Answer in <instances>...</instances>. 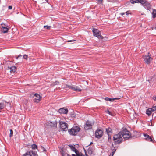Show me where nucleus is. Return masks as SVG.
I'll use <instances>...</instances> for the list:
<instances>
[{
  "instance_id": "1",
  "label": "nucleus",
  "mask_w": 156,
  "mask_h": 156,
  "mask_svg": "<svg viewBox=\"0 0 156 156\" xmlns=\"http://www.w3.org/2000/svg\"><path fill=\"white\" fill-rule=\"evenodd\" d=\"M122 133L119 132L117 134H115L113 137V143L114 145H119L121 144L123 141Z\"/></svg>"
},
{
  "instance_id": "2",
  "label": "nucleus",
  "mask_w": 156,
  "mask_h": 156,
  "mask_svg": "<svg viewBox=\"0 0 156 156\" xmlns=\"http://www.w3.org/2000/svg\"><path fill=\"white\" fill-rule=\"evenodd\" d=\"M122 133V137L125 139H128L129 138H135L137 137L136 136L132 135L130 132L127 130L126 129H123L122 131H120Z\"/></svg>"
},
{
  "instance_id": "3",
  "label": "nucleus",
  "mask_w": 156,
  "mask_h": 156,
  "mask_svg": "<svg viewBox=\"0 0 156 156\" xmlns=\"http://www.w3.org/2000/svg\"><path fill=\"white\" fill-rule=\"evenodd\" d=\"M80 130V128L77 126H74L70 129H68V131L70 135H76Z\"/></svg>"
},
{
  "instance_id": "4",
  "label": "nucleus",
  "mask_w": 156,
  "mask_h": 156,
  "mask_svg": "<svg viewBox=\"0 0 156 156\" xmlns=\"http://www.w3.org/2000/svg\"><path fill=\"white\" fill-rule=\"evenodd\" d=\"M59 123L60 125V128L62 130L66 131L68 129V126L67 123L64 122L60 121Z\"/></svg>"
},
{
  "instance_id": "5",
  "label": "nucleus",
  "mask_w": 156,
  "mask_h": 156,
  "mask_svg": "<svg viewBox=\"0 0 156 156\" xmlns=\"http://www.w3.org/2000/svg\"><path fill=\"white\" fill-rule=\"evenodd\" d=\"M142 1V2H141L140 3L147 10H149L151 9V6L150 3L146 0H143Z\"/></svg>"
},
{
  "instance_id": "6",
  "label": "nucleus",
  "mask_w": 156,
  "mask_h": 156,
  "mask_svg": "<svg viewBox=\"0 0 156 156\" xmlns=\"http://www.w3.org/2000/svg\"><path fill=\"white\" fill-rule=\"evenodd\" d=\"M37 155L36 152L32 149L27 151L26 153L23 154L22 156H36Z\"/></svg>"
},
{
  "instance_id": "7",
  "label": "nucleus",
  "mask_w": 156,
  "mask_h": 156,
  "mask_svg": "<svg viewBox=\"0 0 156 156\" xmlns=\"http://www.w3.org/2000/svg\"><path fill=\"white\" fill-rule=\"evenodd\" d=\"M93 34L94 36L97 37L98 38L102 39L103 37L102 36L100 33V31L98 29L94 28L93 30Z\"/></svg>"
},
{
  "instance_id": "8",
  "label": "nucleus",
  "mask_w": 156,
  "mask_h": 156,
  "mask_svg": "<svg viewBox=\"0 0 156 156\" xmlns=\"http://www.w3.org/2000/svg\"><path fill=\"white\" fill-rule=\"evenodd\" d=\"M103 135V131L101 129H98L95 132V136L97 138L99 139Z\"/></svg>"
},
{
  "instance_id": "9",
  "label": "nucleus",
  "mask_w": 156,
  "mask_h": 156,
  "mask_svg": "<svg viewBox=\"0 0 156 156\" xmlns=\"http://www.w3.org/2000/svg\"><path fill=\"white\" fill-rule=\"evenodd\" d=\"M66 87H68L69 89H71L72 90L76 91L78 92H80L82 90L78 86H73L72 85H66Z\"/></svg>"
},
{
  "instance_id": "10",
  "label": "nucleus",
  "mask_w": 156,
  "mask_h": 156,
  "mask_svg": "<svg viewBox=\"0 0 156 156\" xmlns=\"http://www.w3.org/2000/svg\"><path fill=\"white\" fill-rule=\"evenodd\" d=\"M143 58L145 63L147 64H149L153 59L151 57V55L150 56L149 55L144 56Z\"/></svg>"
},
{
  "instance_id": "11",
  "label": "nucleus",
  "mask_w": 156,
  "mask_h": 156,
  "mask_svg": "<svg viewBox=\"0 0 156 156\" xmlns=\"http://www.w3.org/2000/svg\"><path fill=\"white\" fill-rule=\"evenodd\" d=\"M34 96L35 97L33 100L34 102L38 103L41 100V97L40 95L37 94H34Z\"/></svg>"
},
{
  "instance_id": "12",
  "label": "nucleus",
  "mask_w": 156,
  "mask_h": 156,
  "mask_svg": "<svg viewBox=\"0 0 156 156\" xmlns=\"http://www.w3.org/2000/svg\"><path fill=\"white\" fill-rule=\"evenodd\" d=\"M92 124L91 123L88 121H87L85 125L84 126V128L86 130H88L89 129L91 128L92 127Z\"/></svg>"
},
{
  "instance_id": "13",
  "label": "nucleus",
  "mask_w": 156,
  "mask_h": 156,
  "mask_svg": "<svg viewBox=\"0 0 156 156\" xmlns=\"http://www.w3.org/2000/svg\"><path fill=\"white\" fill-rule=\"evenodd\" d=\"M57 124V122L56 121L54 122H49L46 123V125L50 126L51 127H56Z\"/></svg>"
},
{
  "instance_id": "14",
  "label": "nucleus",
  "mask_w": 156,
  "mask_h": 156,
  "mask_svg": "<svg viewBox=\"0 0 156 156\" xmlns=\"http://www.w3.org/2000/svg\"><path fill=\"white\" fill-rule=\"evenodd\" d=\"M9 103L5 101H4L3 102L0 103V112L1 110L3 109L7 105H8Z\"/></svg>"
},
{
  "instance_id": "15",
  "label": "nucleus",
  "mask_w": 156,
  "mask_h": 156,
  "mask_svg": "<svg viewBox=\"0 0 156 156\" xmlns=\"http://www.w3.org/2000/svg\"><path fill=\"white\" fill-rule=\"evenodd\" d=\"M58 111L61 114H66L68 112V110L66 108H61L59 109Z\"/></svg>"
},
{
  "instance_id": "16",
  "label": "nucleus",
  "mask_w": 156,
  "mask_h": 156,
  "mask_svg": "<svg viewBox=\"0 0 156 156\" xmlns=\"http://www.w3.org/2000/svg\"><path fill=\"white\" fill-rule=\"evenodd\" d=\"M94 147L93 146H90L87 150V151L88 154L90 155L92 154L94 151Z\"/></svg>"
},
{
  "instance_id": "17",
  "label": "nucleus",
  "mask_w": 156,
  "mask_h": 156,
  "mask_svg": "<svg viewBox=\"0 0 156 156\" xmlns=\"http://www.w3.org/2000/svg\"><path fill=\"white\" fill-rule=\"evenodd\" d=\"M112 147L111 149L113 150V151L112 152V156H113L116 150V148H117V147H116V146L114 147V144L112 143Z\"/></svg>"
},
{
  "instance_id": "18",
  "label": "nucleus",
  "mask_w": 156,
  "mask_h": 156,
  "mask_svg": "<svg viewBox=\"0 0 156 156\" xmlns=\"http://www.w3.org/2000/svg\"><path fill=\"white\" fill-rule=\"evenodd\" d=\"M143 0H131L130 2L132 4H134L135 3H140L142 2Z\"/></svg>"
},
{
  "instance_id": "19",
  "label": "nucleus",
  "mask_w": 156,
  "mask_h": 156,
  "mask_svg": "<svg viewBox=\"0 0 156 156\" xmlns=\"http://www.w3.org/2000/svg\"><path fill=\"white\" fill-rule=\"evenodd\" d=\"M152 112L153 111L152 109H151V108H149L147 110L146 114L148 115V116H149L151 115Z\"/></svg>"
},
{
  "instance_id": "20",
  "label": "nucleus",
  "mask_w": 156,
  "mask_h": 156,
  "mask_svg": "<svg viewBox=\"0 0 156 156\" xmlns=\"http://www.w3.org/2000/svg\"><path fill=\"white\" fill-rule=\"evenodd\" d=\"M106 132L108 134V135H110V133H112V129L111 128L108 127L106 129Z\"/></svg>"
},
{
  "instance_id": "21",
  "label": "nucleus",
  "mask_w": 156,
  "mask_h": 156,
  "mask_svg": "<svg viewBox=\"0 0 156 156\" xmlns=\"http://www.w3.org/2000/svg\"><path fill=\"white\" fill-rule=\"evenodd\" d=\"M69 146L70 147L71 149L73 151H74L75 153L77 152L78 150H77L73 145H69Z\"/></svg>"
},
{
  "instance_id": "22",
  "label": "nucleus",
  "mask_w": 156,
  "mask_h": 156,
  "mask_svg": "<svg viewBox=\"0 0 156 156\" xmlns=\"http://www.w3.org/2000/svg\"><path fill=\"white\" fill-rule=\"evenodd\" d=\"M10 69V72H15L16 70V67L14 66H13L10 67L9 68Z\"/></svg>"
},
{
  "instance_id": "23",
  "label": "nucleus",
  "mask_w": 156,
  "mask_h": 156,
  "mask_svg": "<svg viewBox=\"0 0 156 156\" xmlns=\"http://www.w3.org/2000/svg\"><path fill=\"white\" fill-rule=\"evenodd\" d=\"M152 17L153 18H155L156 17V9H153V12H152Z\"/></svg>"
},
{
  "instance_id": "24",
  "label": "nucleus",
  "mask_w": 156,
  "mask_h": 156,
  "mask_svg": "<svg viewBox=\"0 0 156 156\" xmlns=\"http://www.w3.org/2000/svg\"><path fill=\"white\" fill-rule=\"evenodd\" d=\"M76 154V156H84L80 152H79L78 151L77 152H75Z\"/></svg>"
},
{
  "instance_id": "25",
  "label": "nucleus",
  "mask_w": 156,
  "mask_h": 156,
  "mask_svg": "<svg viewBox=\"0 0 156 156\" xmlns=\"http://www.w3.org/2000/svg\"><path fill=\"white\" fill-rule=\"evenodd\" d=\"M2 29H3L2 31L4 33H6L8 32L9 29L7 27H4V28Z\"/></svg>"
},
{
  "instance_id": "26",
  "label": "nucleus",
  "mask_w": 156,
  "mask_h": 156,
  "mask_svg": "<svg viewBox=\"0 0 156 156\" xmlns=\"http://www.w3.org/2000/svg\"><path fill=\"white\" fill-rule=\"evenodd\" d=\"M148 141H150L152 142L153 143H154V141L153 140V139L152 138V137L151 136H149V137L146 139Z\"/></svg>"
},
{
  "instance_id": "27",
  "label": "nucleus",
  "mask_w": 156,
  "mask_h": 156,
  "mask_svg": "<svg viewBox=\"0 0 156 156\" xmlns=\"http://www.w3.org/2000/svg\"><path fill=\"white\" fill-rule=\"evenodd\" d=\"M59 82L58 81H56L55 82L51 84V86L52 87L56 85H58L59 84Z\"/></svg>"
},
{
  "instance_id": "28",
  "label": "nucleus",
  "mask_w": 156,
  "mask_h": 156,
  "mask_svg": "<svg viewBox=\"0 0 156 156\" xmlns=\"http://www.w3.org/2000/svg\"><path fill=\"white\" fill-rule=\"evenodd\" d=\"M31 147L32 149H37V146L35 144H33L31 146Z\"/></svg>"
},
{
  "instance_id": "29",
  "label": "nucleus",
  "mask_w": 156,
  "mask_h": 156,
  "mask_svg": "<svg viewBox=\"0 0 156 156\" xmlns=\"http://www.w3.org/2000/svg\"><path fill=\"white\" fill-rule=\"evenodd\" d=\"M61 154L62 156H71L69 154L66 153H65L63 151H62Z\"/></svg>"
},
{
  "instance_id": "30",
  "label": "nucleus",
  "mask_w": 156,
  "mask_h": 156,
  "mask_svg": "<svg viewBox=\"0 0 156 156\" xmlns=\"http://www.w3.org/2000/svg\"><path fill=\"white\" fill-rule=\"evenodd\" d=\"M108 142L110 143H111V136L110 135H108Z\"/></svg>"
},
{
  "instance_id": "31",
  "label": "nucleus",
  "mask_w": 156,
  "mask_h": 156,
  "mask_svg": "<svg viewBox=\"0 0 156 156\" xmlns=\"http://www.w3.org/2000/svg\"><path fill=\"white\" fill-rule=\"evenodd\" d=\"M119 99V98H109V101H110L111 102H112L114 100H117V99Z\"/></svg>"
},
{
  "instance_id": "32",
  "label": "nucleus",
  "mask_w": 156,
  "mask_h": 156,
  "mask_svg": "<svg viewBox=\"0 0 156 156\" xmlns=\"http://www.w3.org/2000/svg\"><path fill=\"white\" fill-rule=\"evenodd\" d=\"M105 112L108 114L110 115H112V113L110 112L108 110H106L105 111Z\"/></svg>"
},
{
  "instance_id": "33",
  "label": "nucleus",
  "mask_w": 156,
  "mask_h": 156,
  "mask_svg": "<svg viewBox=\"0 0 156 156\" xmlns=\"http://www.w3.org/2000/svg\"><path fill=\"white\" fill-rule=\"evenodd\" d=\"M151 109H152L153 112L156 111V105L154 106H154L152 107V108H151Z\"/></svg>"
},
{
  "instance_id": "34",
  "label": "nucleus",
  "mask_w": 156,
  "mask_h": 156,
  "mask_svg": "<svg viewBox=\"0 0 156 156\" xmlns=\"http://www.w3.org/2000/svg\"><path fill=\"white\" fill-rule=\"evenodd\" d=\"M44 27L45 28H46V29H47L48 30H49L50 29V28H51V27L50 26H48L46 25V26H44Z\"/></svg>"
},
{
  "instance_id": "35",
  "label": "nucleus",
  "mask_w": 156,
  "mask_h": 156,
  "mask_svg": "<svg viewBox=\"0 0 156 156\" xmlns=\"http://www.w3.org/2000/svg\"><path fill=\"white\" fill-rule=\"evenodd\" d=\"M10 133L9 134V136L10 137H11L12 136L13 132L12 130V129H10Z\"/></svg>"
},
{
  "instance_id": "36",
  "label": "nucleus",
  "mask_w": 156,
  "mask_h": 156,
  "mask_svg": "<svg viewBox=\"0 0 156 156\" xmlns=\"http://www.w3.org/2000/svg\"><path fill=\"white\" fill-rule=\"evenodd\" d=\"M144 135L146 139L148 138L149 136L147 134H144Z\"/></svg>"
},
{
  "instance_id": "37",
  "label": "nucleus",
  "mask_w": 156,
  "mask_h": 156,
  "mask_svg": "<svg viewBox=\"0 0 156 156\" xmlns=\"http://www.w3.org/2000/svg\"><path fill=\"white\" fill-rule=\"evenodd\" d=\"M1 25L2 28H4V27H7V26L5 25L4 23H2L1 24Z\"/></svg>"
},
{
  "instance_id": "38",
  "label": "nucleus",
  "mask_w": 156,
  "mask_h": 156,
  "mask_svg": "<svg viewBox=\"0 0 156 156\" xmlns=\"http://www.w3.org/2000/svg\"><path fill=\"white\" fill-rule=\"evenodd\" d=\"M41 148L42 150L43 151H46V149L44 147L41 146Z\"/></svg>"
},
{
  "instance_id": "39",
  "label": "nucleus",
  "mask_w": 156,
  "mask_h": 156,
  "mask_svg": "<svg viewBox=\"0 0 156 156\" xmlns=\"http://www.w3.org/2000/svg\"><path fill=\"white\" fill-rule=\"evenodd\" d=\"M27 57H28L27 55H24L23 56V58H24L25 59H26V60L27 59Z\"/></svg>"
},
{
  "instance_id": "40",
  "label": "nucleus",
  "mask_w": 156,
  "mask_h": 156,
  "mask_svg": "<svg viewBox=\"0 0 156 156\" xmlns=\"http://www.w3.org/2000/svg\"><path fill=\"white\" fill-rule=\"evenodd\" d=\"M104 99L106 101H109V98L108 97H106Z\"/></svg>"
},
{
  "instance_id": "41",
  "label": "nucleus",
  "mask_w": 156,
  "mask_h": 156,
  "mask_svg": "<svg viewBox=\"0 0 156 156\" xmlns=\"http://www.w3.org/2000/svg\"><path fill=\"white\" fill-rule=\"evenodd\" d=\"M98 3L101 4L102 3L103 0H97Z\"/></svg>"
},
{
  "instance_id": "42",
  "label": "nucleus",
  "mask_w": 156,
  "mask_h": 156,
  "mask_svg": "<svg viewBox=\"0 0 156 156\" xmlns=\"http://www.w3.org/2000/svg\"><path fill=\"white\" fill-rule=\"evenodd\" d=\"M153 99L154 101H156V96H153Z\"/></svg>"
},
{
  "instance_id": "43",
  "label": "nucleus",
  "mask_w": 156,
  "mask_h": 156,
  "mask_svg": "<svg viewBox=\"0 0 156 156\" xmlns=\"http://www.w3.org/2000/svg\"><path fill=\"white\" fill-rule=\"evenodd\" d=\"M8 9H12V6H8Z\"/></svg>"
},
{
  "instance_id": "44",
  "label": "nucleus",
  "mask_w": 156,
  "mask_h": 156,
  "mask_svg": "<svg viewBox=\"0 0 156 156\" xmlns=\"http://www.w3.org/2000/svg\"><path fill=\"white\" fill-rule=\"evenodd\" d=\"M22 55H19L17 57H16V59H18L19 58H20V57H22Z\"/></svg>"
},
{
  "instance_id": "45",
  "label": "nucleus",
  "mask_w": 156,
  "mask_h": 156,
  "mask_svg": "<svg viewBox=\"0 0 156 156\" xmlns=\"http://www.w3.org/2000/svg\"><path fill=\"white\" fill-rule=\"evenodd\" d=\"M129 11H128L126 12V13L127 15H128L129 14Z\"/></svg>"
},
{
  "instance_id": "46",
  "label": "nucleus",
  "mask_w": 156,
  "mask_h": 156,
  "mask_svg": "<svg viewBox=\"0 0 156 156\" xmlns=\"http://www.w3.org/2000/svg\"><path fill=\"white\" fill-rule=\"evenodd\" d=\"M85 153L86 156H88V155L87 154V151H86L84 149Z\"/></svg>"
},
{
  "instance_id": "47",
  "label": "nucleus",
  "mask_w": 156,
  "mask_h": 156,
  "mask_svg": "<svg viewBox=\"0 0 156 156\" xmlns=\"http://www.w3.org/2000/svg\"><path fill=\"white\" fill-rule=\"evenodd\" d=\"M125 14V13H121V15L122 16H123Z\"/></svg>"
},
{
  "instance_id": "48",
  "label": "nucleus",
  "mask_w": 156,
  "mask_h": 156,
  "mask_svg": "<svg viewBox=\"0 0 156 156\" xmlns=\"http://www.w3.org/2000/svg\"><path fill=\"white\" fill-rule=\"evenodd\" d=\"M147 81H148V82H149V83H151V80H149H149H147Z\"/></svg>"
},
{
  "instance_id": "49",
  "label": "nucleus",
  "mask_w": 156,
  "mask_h": 156,
  "mask_svg": "<svg viewBox=\"0 0 156 156\" xmlns=\"http://www.w3.org/2000/svg\"><path fill=\"white\" fill-rule=\"evenodd\" d=\"M72 156H76V154H72Z\"/></svg>"
},
{
  "instance_id": "50",
  "label": "nucleus",
  "mask_w": 156,
  "mask_h": 156,
  "mask_svg": "<svg viewBox=\"0 0 156 156\" xmlns=\"http://www.w3.org/2000/svg\"><path fill=\"white\" fill-rule=\"evenodd\" d=\"M73 41L70 40V41H68V42H71V41Z\"/></svg>"
},
{
  "instance_id": "51",
  "label": "nucleus",
  "mask_w": 156,
  "mask_h": 156,
  "mask_svg": "<svg viewBox=\"0 0 156 156\" xmlns=\"http://www.w3.org/2000/svg\"><path fill=\"white\" fill-rule=\"evenodd\" d=\"M45 0L47 2H48V0Z\"/></svg>"
},
{
  "instance_id": "52",
  "label": "nucleus",
  "mask_w": 156,
  "mask_h": 156,
  "mask_svg": "<svg viewBox=\"0 0 156 156\" xmlns=\"http://www.w3.org/2000/svg\"><path fill=\"white\" fill-rule=\"evenodd\" d=\"M93 143L92 142H91L90 143V144H92Z\"/></svg>"
}]
</instances>
